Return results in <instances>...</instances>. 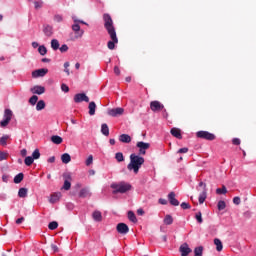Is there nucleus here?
<instances>
[{"label":"nucleus","mask_w":256,"mask_h":256,"mask_svg":"<svg viewBox=\"0 0 256 256\" xmlns=\"http://www.w3.org/2000/svg\"><path fill=\"white\" fill-rule=\"evenodd\" d=\"M103 21L104 27L110 37V41H108L107 47L113 51V49H115V45L119 43V38H117V32L115 31V25H113V18H111V15L109 14H104Z\"/></svg>","instance_id":"f257e3e1"},{"label":"nucleus","mask_w":256,"mask_h":256,"mask_svg":"<svg viewBox=\"0 0 256 256\" xmlns=\"http://www.w3.org/2000/svg\"><path fill=\"white\" fill-rule=\"evenodd\" d=\"M145 163V158L137 155L131 154L130 155V163L127 166L128 171H134L135 175L139 173V169H141V165Z\"/></svg>","instance_id":"f03ea898"},{"label":"nucleus","mask_w":256,"mask_h":256,"mask_svg":"<svg viewBox=\"0 0 256 256\" xmlns=\"http://www.w3.org/2000/svg\"><path fill=\"white\" fill-rule=\"evenodd\" d=\"M111 188L114 189L113 193H127V191H131V184L127 182L113 183Z\"/></svg>","instance_id":"7ed1b4c3"},{"label":"nucleus","mask_w":256,"mask_h":256,"mask_svg":"<svg viewBox=\"0 0 256 256\" xmlns=\"http://www.w3.org/2000/svg\"><path fill=\"white\" fill-rule=\"evenodd\" d=\"M13 119V111L11 109H5L4 115H3V120L0 122V127H7L11 120Z\"/></svg>","instance_id":"20e7f679"},{"label":"nucleus","mask_w":256,"mask_h":256,"mask_svg":"<svg viewBox=\"0 0 256 256\" xmlns=\"http://www.w3.org/2000/svg\"><path fill=\"white\" fill-rule=\"evenodd\" d=\"M196 137H198V139H205L206 141H215V139H217L215 134L207 131H198Z\"/></svg>","instance_id":"39448f33"},{"label":"nucleus","mask_w":256,"mask_h":256,"mask_svg":"<svg viewBox=\"0 0 256 256\" xmlns=\"http://www.w3.org/2000/svg\"><path fill=\"white\" fill-rule=\"evenodd\" d=\"M73 21H74V24L72 25V30L75 31L77 35H79V37H83L84 31L81 30V26H79V23H81L82 25H87V23H85L84 21L78 20L75 17H73Z\"/></svg>","instance_id":"423d86ee"},{"label":"nucleus","mask_w":256,"mask_h":256,"mask_svg":"<svg viewBox=\"0 0 256 256\" xmlns=\"http://www.w3.org/2000/svg\"><path fill=\"white\" fill-rule=\"evenodd\" d=\"M150 109L154 113L157 111H163V110H164V113H167V110H165V106L157 100L150 102Z\"/></svg>","instance_id":"0eeeda50"},{"label":"nucleus","mask_w":256,"mask_h":256,"mask_svg":"<svg viewBox=\"0 0 256 256\" xmlns=\"http://www.w3.org/2000/svg\"><path fill=\"white\" fill-rule=\"evenodd\" d=\"M107 113L110 117H119V116H121L125 113V109H123V108H111V109H108Z\"/></svg>","instance_id":"6e6552de"},{"label":"nucleus","mask_w":256,"mask_h":256,"mask_svg":"<svg viewBox=\"0 0 256 256\" xmlns=\"http://www.w3.org/2000/svg\"><path fill=\"white\" fill-rule=\"evenodd\" d=\"M136 147H138L140 155H145V153L147 152V149L151 147V144L145 143V142H138L136 144Z\"/></svg>","instance_id":"1a4fd4ad"},{"label":"nucleus","mask_w":256,"mask_h":256,"mask_svg":"<svg viewBox=\"0 0 256 256\" xmlns=\"http://www.w3.org/2000/svg\"><path fill=\"white\" fill-rule=\"evenodd\" d=\"M82 101H85V103H89V97L85 95V93H79L74 96L75 103H82Z\"/></svg>","instance_id":"9d476101"},{"label":"nucleus","mask_w":256,"mask_h":256,"mask_svg":"<svg viewBox=\"0 0 256 256\" xmlns=\"http://www.w3.org/2000/svg\"><path fill=\"white\" fill-rule=\"evenodd\" d=\"M64 185H63V189L65 191H69V189H71V174L70 173H66L64 174Z\"/></svg>","instance_id":"9b49d317"},{"label":"nucleus","mask_w":256,"mask_h":256,"mask_svg":"<svg viewBox=\"0 0 256 256\" xmlns=\"http://www.w3.org/2000/svg\"><path fill=\"white\" fill-rule=\"evenodd\" d=\"M116 229L118 233H121L122 235H127V233H129V226L125 223H119Z\"/></svg>","instance_id":"f8f14e48"},{"label":"nucleus","mask_w":256,"mask_h":256,"mask_svg":"<svg viewBox=\"0 0 256 256\" xmlns=\"http://www.w3.org/2000/svg\"><path fill=\"white\" fill-rule=\"evenodd\" d=\"M48 72L49 70L45 68L38 69L32 72V77H34L35 79H37V77H45V75H47Z\"/></svg>","instance_id":"ddd939ff"},{"label":"nucleus","mask_w":256,"mask_h":256,"mask_svg":"<svg viewBox=\"0 0 256 256\" xmlns=\"http://www.w3.org/2000/svg\"><path fill=\"white\" fill-rule=\"evenodd\" d=\"M191 249L189 248V244L187 243H184L180 246V253H181V256H188L189 253H191Z\"/></svg>","instance_id":"4468645a"},{"label":"nucleus","mask_w":256,"mask_h":256,"mask_svg":"<svg viewBox=\"0 0 256 256\" xmlns=\"http://www.w3.org/2000/svg\"><path fill=\"white\" fill-rule=\"evenodd\" d=\"M168 199L171 205H174V207H177L179 205V200L175 198V192H170L168 195Z\"/></svg>","instance_id":"2eb2a0df"},{"label":"nucleus","mask_w":256,"mask_h":256,"mask_svg":"<svg viewBox=\"0 0 256 256\" xmlns=\"http://www.w3.org/2000/svg\"><path fill=\"white\" fill-rule=\"evenodd\" d=\"M170 133L173 137H176V139H183V135L181 134V129L179 128H172L170 130Z\"/></svg>","instance_id":"dca6fc26"},{"label":"nucleus","mask_w":256,"mask_h":256,"mask_svg":"<svg viewBox=\"0 0 256 256\" xmlns=\"http://www.w3.org/2000/svg\"><path fill=\"white\" fill-rule=\"evenodd\" d=\"M31 92L36 94V95H43V93H45V87H43V86H34L31 89Z\"/></svg>","instance_id":"f3484780"},{"label":"nucleus","mask_w":256,"mask_h":256,"mask_svg":"<svg viewBox=\"0 0 256 256\" xmlns=\"http://www.w3.org/2000/svg\"><path fill=\"white\" fill-rule=\"evenodd\" d=\"M61 199V192H55L50 196V203H57Z\"/></svg>","instance_id":"a211bd4d"},{"label":"nucleus","mask_w":256,"mask_h":256,"mask_svg":"<svg viewBox=\"0 0 256 256\" xmlns=\"http://www.w3.org/2000/svg\"><path fill=\"white\" fill-rule=\"evenodd\" d=\"M119 141L121 143H131V136L128 134H122L119 136Z\"/></svg>","instance_id":"6ab92c4d"},{"label":"nucleus","mask_w":256,"mask_h":256,"mask_svg":"<svg viewBox=\"0 0 256 256\" xmlns=\"http://www.w3.org/2000/svg\"><path fill=\"white\" fill-rule=\"evenodd\" d=\"M88 109H89V115H95L97 104H95V102H90L88 105Z\"/></svg>","instance_id":"aec40b11"},{"label":"nucleus","mask_w":256,"mask_h":256,"mask_svg":"<svg viewBox=\"0 0 256 256\" xmlns=\"http://www.w3.org/2000/svg\"><path fill=\"white\" fill-rule=\"evenodd\" d=\"M51 141L52 143H54L55 145H61L63 143V138H61L58 135L52 136L51 137Z\"/></svg>","instance_id":"412c9836"},{"label":"nucleus","mask_w":256,"mask_h":256,"mask_svg":"<svg viewBox=\"0 0 256 256\" xmlns=\"http://www.w3.org/2000/svg\"><path fill=\"white\" fill-rule=\"evenodd\" d=\"M214 245H216L217 251H223V242L219 238L214 239Z\"/></svg>","instance_id":"4be33fe9"},{"label":"nucleus","mask_w":256,"mask_h":256,"mask_svg":"<svg viewBox=\"0 0 256 256\" xmlns=\"http://www.w3.org/2000/svg\"><path fill=\"white\" fill-rule=\"evenodd\" d=\"M91 195V192H89V189L84 188L80 190L79 197H82L85 199L86 197H89Z\"/></svg>","instance_id":"5701e85b"},{"label":"nucleus","mask_w":256,"mask_h":256,"mask_svg":"<svg viewBox=\"0 0 256 256\" xmlns=\"http://www.w3.org/2000/svg\"><path fill=\"white\" fill-rule=\"evenodd\" d=\"M92 217L94 219V221H102L103 219V215L101 214L100 211H94L93 214H92Z\"/></svg>","instance_id":"b1692460"},{"label":"nucleus","mask_w":256,"mask_h":256,"mask_svg":"<svg viewBox=\"0 0 256 256\" xmlns=\"http://www.w3.org/2000/svg\"><path fill=\"white\" fill-rule=\"evenodd\" d=\"M61 161L62 163H65V165H67V163H71V155H69L68 153H65L61 156Z\"/></svg>","instance_id":"393cba45"},{"label":"nucleus","mask_w":256,"mask_h":256,"mask_svg":"<svg viewBox=\"0 0 256 256\" xmlns=\"http://www.w3.org/2000/svg\"><path fill=\"white\" fill-rule=\"evenodd\" d=\"M205 199H207V190L204 189V191L199 195L200 205H203V203H205Z\"/></svg>","instance_id":"a878e982"},{"label":"nucleus","mask_w":256,"mask_h":256,"mask_svg":"<svg viewBox=\"0 0 256 256\" xmlns=\"http://www.w3.org/2000/svg\"><path fill=\"white\" fill-rule=\"evenodd\" d=\"M101 133L106 137H109V126H107V124H102Z\"/></svg>","instance_id":"bb28decb"},{"label":"nucleus","mask_w":256,"mask_h":256,"mask_svg":"<svg viewBox=\"0 0 256 256\" xmlns=\"http://www.w3.org/2000/svg\"><path fill=\"white\" fill-rule=\"evenodd\" d=\"M128 219L132 223H137V216H135V213H133V211L128 212Z\"/></svg>","instance_id":"cd10ccee"},{"label":"nucleus","mask_w":256,"mask_h":256,"mask_svg":"<svg viewBox=\"0 0 256 256\" xmlns=\"http://www.w3.org/2000/svg\"><path fill=\"white\" fill-rule=\"evenodd\" d=\"M43 109H45V101L40 100V101L37 102L36 110L37 111H43Z\"/></svg>","instance_id":"c85d7f7f"},{"label":"nucleus","mask_w":256,"mask_h":256,"mask_svg":"<svg viewBox=\"0 0 256 256\" xmlns=\"http://www.w3.org/2000/svg\"><path fill=\"white\" fill-rule=\"evenodd\" d=\"M194 256H203V246L194 249Z\"/></svg>","instance_id":"c756f323"},{"label":"nucleus","mask_w":256,"mask_h":256,"mask_svg":"<svg viewBox=\"0 0 256 256\" xmlns=\"http://www.w3.org/2000/svg\"><path fill=\"white\" fill-rule=\"evenodd\" d=\"M44 33H45V35H47V37H51V35H53V27L46 26L44 28Z\"/></svg>","instance_id":"7c9ffc66"},{"label":"nucleus","mask_w":256,"mask_h":256,"mask_svg":"<svg viewBox=\"0 0 256 256\" xmlns=\"http://www.w3.org/2000/svg\"><path fill=\"white\" fill-rule=\"evenodd\" d=\"M7 141H9V135H4L0 138V145H2V147H5V145H7Z\"/></svg>","instance_id":"2f4dec72"},{"label":"nucleus","mask_w":256,"mask_h":256,"mask_svg":"<svg viewBox=\"0 0 256 256\" xmlns=\"http://www.w3.org/2000/svg\"><path fill=\"white\" fill-rule=\"evenodd\" d=\"M115 159L118 161V163H122V161H125V157L123 156V153L117 152L115 154Z\"/></svg>","instance_id":"473e14b6"},{"label":"nucleus","mask_w":256,"mask_h":256,"mask_svg":"<svg viewBox=\"0 0 256 256\" xmlns=\"http://www.w3.org/2000/svg\"><path fill=\"white\" fill-rule=\"evenodd\" d=\"M165 225H172L173 224V217L171 215H166L164 218Z\"/></svg>","instance_id":"72a5a7b5"},{"label":"nucleus","mask_w":256,"mask_h":256,"mask_svg":"<svg viewBox=\"0 0 256 256\" xmlns=\"http://www.w3.org/2000/svg\"><path fill=\"white\" fill-rule=\"evenodd\" d=\"M59 227V224L55 221L50 222L48 225V229H50V231H55V229H57Z\"/></svg>","instance_id":"f704fd0d"},{"label":"nucleus","mask_w":256,"mask_h":256,"mask_svg":"<svg viewBox=\"0 0 256 256\" xmlns=\"http://www.w3.org/2000/svg\"><path fill=\"white\" fill-rule=\"evenodd\" d=\"M33 161H34L33 157L28 156L25 158L24 163L25 165H27V167H31V165H33Z\"/></svg>","instance_id":"c9c22d12"},{"label":"nucleus","mask_w":256,"mask_h":256,"mask_svg":"<svg viewBox=\"0 0 256 256\" xmlns=\"http://www.w3.org/2000/svg\"><path fill=\"white\" fill-rule=\"evenodd\" d=\"M18 196L21 198L27 197V189L26 188H20L18 192Z\"/></svg>","instance_id":"e433bc0d"},{"label":"nucleus","mask_w":256,"mask_h":256,"mask_svg":"<svg viewBox=\"0 0 256 256\" xmlns=\"http://www.w3.org/2000/svg\"><path fill=\"white\" fill-rule=\"evenodd\" d=\"M51 47L52 49H54V51H57V49H59V41L56 39H53L51 41Z\"/></svg>","instance_id":"4c0bfd02"},{"label":"nucleus","mask_w":256,"mask_h":256,"mask_svg":"<svg viewBox=\"0 0 256 256\" xmlns=\"http://www.w3.org/2000/svg\"><path fill=\"white\" fill-rule=\"evenodd\" d=\"M217 207H218V210H219V211H223V209H225V207H227V204L225 203V201L220 200V201L218 202Z\"/></svg>","instance_id":"58836bf2"},{"label":"nucleus","mask_w":256,"mask_h":256,"mask_svg":"<svg viewBox=\"0 0 256 256\" xmlns=\"http://www.w3.org/2000/svg\"><path fill=\"white\" fill-rule=\"evenodd\" d=\"M23 181V173H19L14 177V183H21Z\"/></svg>","instance_id":"ea45409f"},{"label":"nucleus","mask_w":256,"mask_h":256,"mask_svg":"<svg viewBox=\"0 0 256 256\" xmlns=\"http://www.w3.org/2000/svg\"><path fill=\"white\" fill-rule=\"evenodd\" d=\"M9 159V153L0 151V161Z\"/></svg>","instance_id":"a19ab883"},{"label":"nucleus","mask_w":256,"mask_h":256,"mask_svg":"<svg viewBox=\"0 0 256 256\" xmlns=\"http://www.w3.org/2000/svg\"><path fill=\"white\" fill-rule=\"evenodd\" d=\"M217 195H225L227 193V188L223 186L222 188H218L216 190Z\"/></svg>","instance_id":"79ce46f5"},{"label":"nucleus","mask_w":256,"mask_h":256,"mask_svg":"<svg viewBox=\"0 0 256 256\" xmlns=\"http://www.w3.org/2000/svg\"><path fill=\"white\" fill-rule=\"evenodd\" d=\"M37 101H39V97H37L36 95L32 96V97L29 99L30 105H36V104H37Z\"/></svg>","instance_id":"37998d69"},{"label":"nucleus","mask_w":256,"mask_h":256,"mask_svg":"<svg viewBox=\"0 0 256 256\" xmlns=\"http://www.w3.org/2000/svg\"><path fill=\"white\" fill-rule=\"evenodd\" d=\"M38 53H40V55H47V48L45 46H39Z\"/></svg>","instance_id":"c03bdc74"},{"label":"nucleus","mask_w":256,"mask_h":256,"mask_svg":"<svg viewBox=\"0 0 256 256\" xmlns=\"http://www.w3.org/2000/svg\"><path fill=\"white\" fill-rule=\"evenodd\" d=\"M41 157V153H39V149H36L33 154H32V158L33 159H39Z\"/></svg>","instance_id":"a18cd8bd"},{"label":"nucleus","mask_w":256,"mask_h":256,"mask_svg":"<svg viewBox=\"0 0 256 256\" xmlns=\"http://www.w3.org/2000/svg\"><path fill=\"white\" fill-rule=\"evenodd\" d=\"M93 165V155H90L86 160V166Z\"/></svg>","instance_id":"49530a36"},{"label":"nucleus","mask_w":256,"mask_h":256,"mask_svg":"<svg viewBox=\"0 0 256 256\" xmlns=\"http://www.w3.org/2000/svg\"><path fill=\"white\" fill-rule=\"evenodd\" d=\"M35 9H41L43 7V1H36L34 2Z\"/></svg>","instance_id":"de8ad7c7"},{"label":"nucleus","mask_w":256,"mask_h":256,"mask_svg":"<svg viewBox=\"0 0 256 256\" xmlns=\"http://www.w3.org/2000/svg\"><path fill=\"white\" fill-rule=\"evenodd\" d=\"M195 217L198 223H203V217L201 216V212L196 213Z\"/></svg>","instance_id":"09e8293b"},{"label":"nucleus","mask_w":256,"mask_h":256,"mask_svg":"<svg viewBox=\"0 0 256 256\" xmlns=\"http://www.w3.org/2000/svg\"><path fill=\"white\" fill-rule=\"evenodd\" d=\"M233 204L234 205H240L241 204V198L236 196L233 198Z\"/></svg>","instance_id":"8fccbe9b"},{"label":"nucleus","mask_w":256,"mask_h":256,"mask_svg":"<svg viewBox=\"0 0 256 256\" xmlns=\"http://www.w3.org/2000/svg\"><path fill=\"white\" fill-rule=\"evenodd\" d=\"M61 89L64 93H69V86L67 84H62Z\"/></svg>","instance_id":"3c124183"},{"label":"nucleus","mask_w":256,"mask_h":256,"mask_svg":"<svg viewBox=\"0 0 256 256\" xmlns=\"http://www.w3.org/2000/svg\"><path fill=\"white\" fill-rule=\"evenodd\" d=\"M51 249H52L53 253H59V247H57V245L52 244Z\"/></svg>","instance_id":"603ef678"},{"label":"nucleus","mask_w":256,"mask_h":256,"mask_svg":"<svg viewBox=\"0 0 256 256\" xmlns=\"http://www.w3.org/2000/svg\"><path fill=\"white\" fill-rule=\"evenodd\" d=\"M54 20L57 22V23H61V21H63V16L61 15H56L54 17Z\"/></svg>","instance_id":"864d4df0"},{"label":"nucleus","mask_w":256,"mask_h":256,"mask_svg":"<svg viewBox=\"0 0 256 256\" xmlns=\"http://www.w3.org/2000/svg\"><path fill=\"white\" fill-rule=\"evenodd\" d=\"M68 50H69V47L65 44L60 47L61 53H65V51H68Z\"/></svg>","instance_id":"5fc2aeb1"},{"label":"nucleus","mask_w":256,"mask_h":256,"mask_svg":"<svg viewBox=\"0 0 256 256\" xmlns=\"http://www.w3.org/2000/svg\"><path fill=\"white\" fill-rule=\"evenodd\" d=\"M233 145H241V140L239 138H234L232 140Z\"/></svg>","instance_id":"6e6d98bb"},{"label":"nucleus","mask_w":256,"mask_h":256,"mask_svg":"<svg viewBox=\"0 0 256 256\" xmlns=\"http://www.w3.org/2000/svg\"><path fill=\"white\" fill-rule=\"evenodd\" d=\"M181 207H182L183 209H191V205H189V203H185V202H183V203L181 204Z\"/></svg>","instance_id":"4d7b16f0"},{"label":"nucleus","mask_w":256,"mask_h":256,"mask_svg":"<svg viewBox=\"0 0 256 256\" xmlns=\"http://www.w3.org/2000/svg\"><path fill=\"white\" fill-rule=\"evenodd\" d=\"M69 65H70L69 62L64 63V67H65L64 71H65V73H67V75H69Z\"/></svg>","instance_id":"13d9d810"},{"label":"nucleus","mask_w":256,"mask_h":256,"mask_svg":"<svg viewBox=\"0 0 256 256\" xmlns=\"http://www.w3.org/2000/svg\"><path fill=\"white\" fill-rule=\"evenodd\" d=\"M23 221H25V218H24V217L18 218V219L16 220V224H17V225H21V223H23Z\"/></svg>","instance_id":"bf43d9fd"},{"label":"nucleus","mask_w":256,"mask_h":256,"mask_svg":"<svg viewBox=\"0 0 256 256\" xmlns=\"http://www.w3.org/2000/svg\"><path fill=\"white\" fill-rule=\"evenodd\" d=\"M114 73L115 75H121V70L117 66L114 67Z\"/></svg>","instance_id":"052dcab7"},{"label":"nucleus","mask_w":256,"mask_h":256,"mask_svg":"<svg viewBox=\"0 0 256 256\" xmlns=\"http://www.w3.org/2000/svg\"><path fill=\"white\" fill-rule=\"evenodd\" d=\"M189 151V148H181L178 150V153H187Z\"/></svg>","instance_id":"680f3d73"},{"label":"nucleus","mask_w":256,"mask_h":256,"mask_svg":"<svg viewBox=\"0 0 256 256\" xmlns=\"http://www.w3.org/2000/svg\"><path fill=\"white\" fill-rule=\"evenodd\" d=\"M159 203H160V205H167V200L163 199V198H160Z\"/></svg>","instance_id":"e2e57ef3"},{"label":"nucleus","mask_w":256,"mask_h":256,"mask_svg":"<svg viewBox=\"0 0 256 256\" xmlns=\"http://www.w3.org/2000/svg\"><path fill=\"white\" fill-rule=\"evenodd\" d=\"M20 155H21L22 157H26V156H27V150H26V149H22V150L20 151Z\"/></svg>","instance_id":"0e129e2a"},{"label":"nucleus","mask_w":256,"mask_h":256,"mask_svg":"<svg viewBox=\"0 0 256 256\" xmlns=\"http://www.w3.org/2000/svg\"><path fill=\"white\" fill-rule=\"evenodd\" d=\"M137 215H145V211H143V209H138L137 210Z\"/></svg>","instance_id":"69168bd1"},{"label":"nucleus","mask_w":256,"mask_h":256,"mask_svg":"<svg viewBox=\"0 0 256 256\" xmlns=\"http://www.w3.org/2000/svg\"><path fill=\"white\" fill-rule=\"evenodd\" d=\"M2 180L4 181V183H7V181H9V176L3 175Z\"/></svg>","instance_id":"338daca9"},{"label":"nucleus","mask_w":256,"mask_h":256,"mask_svg":"<svg viewBox=\"0 0 256 256\" xmlns=\"http://www.w3.org/2000/svg\"><path fill=\"white\" fill-rule=\"evenodd\" d=\"M48 163H55V156L50 157Z\"/></svg>","instance_id":"774afa93"}]
</instances>
